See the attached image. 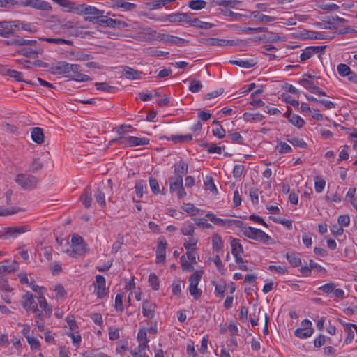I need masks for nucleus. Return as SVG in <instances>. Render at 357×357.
Returning <instances> with one entry per match:
<instances>
[{
  "instance_id": "1",
  "label": "nucleus",
  "mask_w": 357,
  "mask_h": 357,
  "mask_svg": "<svg viewBox=\"0 0 357 357\" xmlns=\"http://www.w3.org/2000/svg\"><path fill=\"white\" fill-rule=\"evenodd\" d=\"M124 128H131V126L121 125L117 130L119 137L113 139L112 140V142L119 143V144L125 147L144 146L149 144V139L148 138H140L133 136L126 137V132L121 131Z\"/></svg>"
},
{
  "instance_id": "2",
  "label": "nucleus",
  "mask_w": 357,
  "mask_h": 357,
  "mask_svg": "<svg viewBox=\"0 0 357 357\" xmlns=\"http://www.w3.org/2000/svg\"><path fill=\"white\" fill-rule=\"evenodd\" d=\"M77 15H89L90 16L84 18L85 21L91 22L98 25H103V22L106 15H104L105 11L99 10L94 6L82 3L78 8Z\"/></svg>"
},
{
  "instance_id": "3",
  "label": "nucleus",
  "mask_w": 357,
  "mask_h": 357,
  "mask_svg": "<svg viewBox=\"0 0 357 357\" xmlns=\"http://www.w3.org/2000/svg\"><path fill=\"white\" fill-rule=\"evenodd\" d=\"M202 271H197L189 277V292L195 299H198L202 295V290L197 288L199 281L201 280Z\"/></svg>"
},
{
  "instance_id": "4",
  "label": "nucleus",
  "mask_w": 357,
  "mask_h": 357,
  "mask_svg": "<svg viewBox=\"0 0 357 357\" xmlns=\"http://www.w3.org/2000/svg\"><path fill=\"white\" fill-rule=\"evenodd\" d=\"M247 238L261 241L266 244L273 242L272 238L267 234L261 229L252 227H247Z\"/></svg>"
},
{
  "instance_id": "5",
  "label": "nucleus",
  "mask_w": 357,
  "mask_h": 357,
  "mask_svg": "<svg viewBox=\"0 0 357 357\" xmlns=\"http://www.w3.org/2000/svg\"><path fill=\"white\" fill-rule=\"evenodd\" d=\"M15 181L25 190H31L36 188L38 181L34 176L22 174L17 175Z\"/></svg>"
},
{
  "instance_id": "6",
  "label": "nucleus",
  "mask_w": 357,
  "mask_h": 357,
  "mask_svg": "<svg viewBox=\"0 0 357 357\" xmlns=\"http://www.w3.org/2000/svg\"><path fill=\"white\" fill-rule=\"evenodd\" d=\"M82 71L83 70L79 65L71 64L69 69V73L66 75V77L77 82H87L91 80V78L82 73Z\"/></svg>"
},
{
  "instance_id": "7",
  "label": "nucleus",
  "mask_w": 357,
  "mask_h": 357,
  "mask_svg": "<svg viewBox=\"0 0 357 357\" xmlns=\"http://www.w3.org/2000/svg\"><path fill=\"white\" fill-rule=\"evenodd\" d=\"M20 5L33 9L48 11L52 10L50 3L43 0H21Z\"/></svg>"
},
{
  "instance_id": "8",
  "label": "nucleus",
  "mask_w": 357,
  "mask_h": 357,
  "mask_svg": "<svg viewBox=\"0 0 357 357\" xmlns=\"http://www.w3.org/2000/svg\"><path fill=\"white\" fill-rule=\"evenodd\" d=\"M31 47H24L17 50V53L20 55L26 57L35 59L38 54H42L43 52V48L38 44L36 45H31Z\"/></svg>"
},
{
  "instance_id": "9",
  "label": "nucleus",
  "mask_w": 357,
  "mask_h": 357,
  "mask_svg": "<svg viewBox=\"0 0 357 357\" xmlns=\"http://www.w3.org/2000/svg\"><path fill=\"white\" fill-rule=\"evenodd\" d=\"M248 40L252 41H263L265 43H277L279 41H284L285 37H282L273 32H266L261 36H256L255 38H250Z\"/></svg>"
},
{
  "instance_id": "10",
  "label": "nucleus",
  "mask_w": 357,
  "mask_h": 357,
  "mask_svg": "<svg viewBox=\"0 0 357 357\" xmlns=\"http://www.w3.org/2000/svg\"><path fill=\"white\" fill-rule=\"evenodd\" d=\"M95 293L98 298H102L108 292L106 288V281L102 275H97L96 276V282L93 283Z\"/></svg>"
},
{
  "instance_id": "11",
  "label": "nucleus",
  "mask_w": 357,
  "mask_h": 357,
  "mask_svg": "<svg viewBox=\"0 0 357 357\" xmlns=\"http://www.w3.org/2000/svg\"><path fill=\"white\" fill-rule=\"evenodd\" d=\"M18 264L16 261L4 260L0 262V278H3L8 273L17 271Z\"/></svg>"
},
{
  "instance_id": "12",
  "label": "nucleus",
  "mask_w": 357,
  "mask_h": 357,
  "mask_svg": "<svg viewBox=\"0 0 357 357\" xmlns=\"http://www.w3.org/2000/svg\"><path fill=\"white\" fill-rule=\"evenodd\" d=\"M22 305L26 312L31 311L33 312H36V311H38V305L34 300V297L29 291H27L23 296Z\"/></svg>"
},
{
  "instance_id": "13",
  "label": "nucleus",
  "mask_w": 357,
  "mask_h": 357,
  "mask_svg": "<svg viewBox=\"0 0 357 357\" xmlns=\"http://www.w3.org/2000/svg\"><path fill=\"white\" fill-rule=\"evenodd\" d=\"M202 42L206 45L211 46H225V45H239L238 40H225L215 38H204Z\"/></svg>"
},
{
  "instance_id": "14",
  "label": "nucleus",
  "mask_w": 357,
  "mask_h": 357,
  "mask_svg": "<svg viewBox=\"0 0 357 357\" xmlns=\"http://www.w3.org/2000/svg\"><path fill=\"white\" fill-rule=\"evenodd\" d=\"M167 241L164 238H160L156 250V263L164 264L166 259Z\"/></svg>"
},
{
  "instance_id": "15",
  "label": "nucleus",
  "mask_w": 357,
  "mask_h": 357,
  "mask_svg": "<svg viewBox=\"0 0 357 357\" xmlns=\"http://www.w3.org/2000/svg\"><path fill=\"white\" fill-rule=\"evenodd\" d=\"M325 46L307 47L300 55L301 61H305L310 59L313 55L324 50Z\"/></svg>"
},
{
  "instance_id": "16",
  "label": "nucleus",
  "mask_w": 357,
  "mask_h": 357,
  "mask_svg": "<svg viewBox=\"0 0 357 357\" xmlns=\"http://www.w3.org/2000/svg\"><path fill=\"white\" fill-rule=\"evenodd\" d=\"M231 253L236 259V261L238 263H243V259L241 257V254L243 252V247L239 243V241L235 238H232L231 241Z\"/></svg>"
},
{
  "instance_id": "17",
  "label": "nucleus",
  "mask_w": 357,
  "mask_h": 357,
  "mask_svg": "<svg viewBox=\"0 0 357 357\" xmlns=\"http://www.w3.org/2000/svg\"><path fill=\"white\" fill-rule=\"evenodd\" d=\"M263 93V86L260 85L257 89L251 93L249 104L253 107H261L264 105V102L261 99L259 98L261 94Z\"/></svg>"
},
{
  "instance_id": "18",
  "label": "nucleus",
  "mask_w": 357,
  "mask_h": 357,
  "mask_svg": "<svg viewBox=\"0 0 357 357\" xmlns=\"http://www.w3.org/2000/svg\"><path fill=\"white\" fill-rule=\"evenodd\" d=\"M55 3H56L60 6L65 8L67 9L68 12L74 13L75 14L78 13V8H79V3L76 2L71 1L69 0H52Z\"/></svg>"
},
{
  "instance_id": "19",
  "label": "nucleus",
  "mask_w": 357,
  "mask_h": 357,
  "mask_svg": "<svg viewBox=\"0 0 357 357\" xmlns=\"http://www.w3.org/2000/svg\"><path fill=\"white\" fill-rule=\"evenodd\" d=\"M142 74V71L137 70L129 66H125L122 71V75L128 79H139Z\"/></svg>"
},
{
  "instance_id": "20",
  "label": "nucleus",
  "mask_w": 357,
  "mask_h": 357,
  "mask_svg": "<svg viewBox=\"0 0 357 357\" xmlns=\"http://www.w3.org/2000/svg\"><path fill=\"white\" fill-rule=\"evenodd\" d=\"M158 38L160 41L175 45L188 43V40L184 38L168 34H161L158 36Z\"/></svg>"
},
{
  "instance_id": "21",
  "label": "nucleus",
  "mask_w": 357,
  "mask_h": 357,
  "mask_svg": "<svg viewBox=\"0 0 357 357\" xmlns=\"http://www.w3.org/2000/svg\"><path fill=\"white\" fill-rule=\"evenodd\" d=\"M156 305L148 300H145L142 305V314L144 317L152 319L155 316V309Z\"/></svg>"
},
{
  "instance_id": "22",
  "label": "nucleus",
  "mask_w": 357,
  "mask_h": 357,
  "mask_svg": "<svg viewBox=\"0 0 357 357\" xmlns=\"http://www.w3.org/2000/svg\"><path fill=\"white\" fill-rule=\"evenodd\" d=\"M13 22H0V36L8 38L13 33Z\"/></svg>"
},
{
  "instance_id": "23",
  "label": "nucleus",
  "mask_w": 357,
  "mask_h": 357,
  "mask_svg": "<svg viewBox=\"0 0 357 357\" xmlns=\"http://www.w3.org/2000/svg\"><path fill=\"white\" fill-rule=\"evenodd\" d=\"M70 65L67 62L61 61L52 66L51 70L54 74H66L67 75L69 73Z\"/></svg>"
},
{
  "instance_id": "24",
  "label": "nucleus",
  "mask_w": 357,
  "mask_h": 357,
  "mask_svg": "<svg viewBox=\"0 0 357 357\" xmlns=\"http://www.w3.org/2000/svg\"><path fill=\"white\" fill-rule=\"evenodd\" d=\"M31 228L29 225H23L20 227H8L6 234L12 237H16L17 235L29 231Z\"/></svg>"
},
{
  "instance_id": "25",
  "label": "nucleus",
  "mask_w": 357,
  "mask_h": 357,
  "mask_svg": "<svg viewBox=\"0 0 357 357\" xmlns=\"http://www.w3.org/2000/svg\"><path fill=\"white\" fill-rule=\"evenodd\" d=\"M92 192L89 186L84 188L83 193L80 196V200L86 208H89L91 205L92 202Z\"/></svg>"
},
{
  "instance_id": "26",
  "label": "nucleus",
  "mask_w": 357,
  "mask_h": 357,
  "mask_svg": "<svg viewBox=\"0 0 357 357\" xmlns=\"http://www.w3.org/2000/svg\"><path fill=\"white\" fill-rule=\"evenodd\" d=\"M31 137L32 140L38 144H41L44 142V133L41 128H33L31 132Z\"/></svg>"
},
{
  "instance_id": "27",
  "label": "nucleus",
  "mask_w": 357,
  "mask_h": 357,
  "mask_svg": "<svg viewBox=\"0 0 357 357\" xmlns=\"http://www.w3.org/2000/svg\"><path fill=\"white\" fill-rule=\"evenodd\" d=\"M250 15L253 20L260 22H270L277 20L276 17L266 15L261 13L259 11L257 10L250 12Z\"/></svg>"
},
{
  "instance_id": "28",
  "label": "nucleus",
  "mask_w": 357,
  "mask_h": 357,
  "mask_svg": "<svg viewBox=\"0 0 357 357\" xmlns=\"http://www.w3.org/2000/svg\"><path fill=\"white\" fill-rule=\"evenodd\" d=\"M103 26L112 27V28H120V27H126L128 26V24L123 22L116 19H112L108 17L107 16H105Z\"/></svg>"
},
{
  "instance_id": "29",
  "label": "nucleus",
  "mask_w": 357,
  "mask_h": 357,
  "mask_svg": "<svg viewBox=\"0 0 357 357\" xmlns=\"http://www.w3.org/2000/svg\"><path fill=\"white\" fill-rule=\"evenodd\" d=\"M149 347L146 343H139L137 351L131 350L130 354L133 357H149L146 351Z\"/></svg>"
},
{
  "instance_id": "30",
  "label": "nucleus",
  "mask_w": 357,
  "mask_h": 357,
  "mask_svg": "<svg viewBox=\"0 0 357 357\" xmlns=\"http://www.w3.org/2000/svg\"><path fill=\"white\" fill-rule=\"evenodd\" d=\"M188 173V165L183 160L179 161L174 165V174L175 176H180V178H183V176Z\"/></svg>"
},
{
  "instance_id": "31",
  "label": "nucleus",
  "mask_w": 357,
  "mask_h": 357,
  "mask_svg": "<svg viewBox=\"0 0 357 357\" xmlns=\"http://www.w3.org/2000/svg\"><path fill=\"white\" fill-rule=\"evenodd\" d=\"M13 24L14 27L18 29L24 30L29 33H35L36 31V26L31 24H27L18 20L13 21Z\"/></svg>"
},
{
  "instance_id": "32",
  "label": "nucleus",
  "mask_w": 357,
  "mask_h": 357,
  "mask_svg": "<svg viewBox=\"0 0 357 357\" xmlns=\"http://www.w3.org/2000/svg\"><path fill=\"white\" fill-rule=\"evenodd\" d=\"M284 116H287L289 119V121L295 126L298 127V128H301L303 127V126L304 125L305 123V121L304 120L300 117L298 115H296V114H293V115H291L290 113L289 112H286L284 114Z\"/></svg>"
},
{
  "instance_id": "33",
  "label": "nucleus",
  "mask_w": 357,
  "mask_h": 357,
  "mask_svg": "<svg viewBox=\"0 0 357 357\" xmlns=\"http://www.w3.org/2000/svg\"><path fill=\"white\" fill-rule=\"evenodd\" d=\"M170 191L174 192L183 187V178L180 176H174L169 178Z\"/></svg>"
},
{
  "instance_id": "34",
  "label": "nucleus",
  "mask_w": 357,
  "mask_h": 357,
  "mask_svg": "<svg viewBox=\"0 0 357 357\" xmlns=\"http://www.w3.org/2000/svg\"><path fill=\"white\" fill-rule=\"evenodd\" d=\"M113 5L116 7L122 8L126 10H133L137 7L136 4L123 0H116L114 1Z\"/></svg>"
},
{
  "instance_id": "35",
  "label": "nucleus",
  "mask_w": 357,
  "mask_h": 357,
  "mask_svg": "<svg viewBox=\"0 0 357 357\" xmlns=\"http://www.w3.org/2000/svg\"><path fill=\"white\" fill-rule=\"evenodd\" d=\"M169 20L171 22H186L188 23V21L189 20V15L187 13H177L171 15L169 16Z\"/></svg>"
},
{
  "instance_id": "36",
  "label": "nucleus",
  "mask_w": 357,
  "mask_h": 357,
  "mask_svg": "<svg viewBox=\"0 0 357 357\" xmlns=\"http://www.w3.org/2000/svg\"><path fill=\"white\" fill-rule=\"evenodd\" d=\"M8 76L14 78L17 82H24L31 85H36V84L31 82V81H24L22 79L23 74L21 72L10 69Z\"/></svg>"
},
{
  "instance_id": "37",
  "label": "nucleus",
  "mask_w": 357,
  "mask_h": 357,
  "mask_svg": "<svg viewBox=\"0 0 357 357\" xmlns=\"http://www.w3.org/2000/svg\"><path fill=\"white\" fill-rule=\"evenodd\" d=\"M38 301L40 307L45 310V314L47 317H50L52 313V309L48 307L45 298L43 296H40L38 298Z\"/></svg>"
},
{
  "instance_id": "38",
  "label": "nucleus",
  "mask_w": 357,
  "mask_h": 357,
  "mask_svg": "<svg viewBox=\"0 0 357 357\" xmlns=\"http://www.w3.org/2000/svg\"><path fill=\"white\" fill-rule=\"evenodd\" d=\"M39 40L45 41L47 43H52L55 44H67L68 45H73V41L69 40H65L61 38H39Z\"/></svg>"
},
{
  "instance_id": "39",
  "label": "nucleus",
  "mask_w": 357,
  "mask_h": 357,
  "mask_svg": "<svg viewBox=\"0 0 357 357\" xmlns=\"http://www.w3.org/2000/svg\"><path fill=\"white\" fill-rule=\"evenodd\" d=\"M312 333V328H298L295 331V335L299 338H307L310 337Z\"/></svg>"
},
{
  "instance_id": "40",
  "label": "nucleus",
  "mask_w": 357,
  "mask_h": 357,
  "mask_svg": "<svg viewBox=\"0 0 357 357\" xmlns=\"http://www.w3.org/2000/svg\"><path fill=\"white\" fill-rule=\"evenodd\" d=\"M184 282L180 279H177L172 283V293L174 296H178L181 291V287H184Z\"/></svg>"
},
{
  "instance_id": "41",
  "label": "nucleus",
  "mask_w": 357,
  "mask_h": 357,
  "mask_svg": "<svg viewBox=\"0 0 357 357\" xmlns=\"http://www.w3.org/2000/svg\"><path fill=\"white\" fill-rule=\"evenodd\" d=\"M351 324H346L345 326L344 330L347 333V337L345 338L344 342L347 344H350L354 338V333L351 329V328L353 327Z\"/></svg>"
},
{
  "instance_id": "42",
  "label": "nucleus",
  "mask_w": 357,
  "mask_h": 357,
  "mask_svg": "<svg viewBox=\"0 0 357 357\" xmlns=\"http://www.w3.org/2000/svg\"><path fill=\"white\" fill-rule=\"evenodd\" d=\"M15 46H24V45H36L37 41L34 40H25L24 38H15V41L12 43Z\"/></svg>"
},
{
  "instance_id": "43",
  "label": "nucleus",
  "mask_w": 357,
  "mask_h": 357,
  "mask_svg": "<svg viewBox=\"0 0 357 357\" xmlns=\"http://www.w3.org/2000/svg\"><path fill=\"white\" fill-rule=\"evenodd\" d=\"M195 226L192 223H185L181 230V233L184 236H193L195 231Z\"/></svg>"
},
{
  "instance_id": "44",
  "label": "nucleus",
  "mask_w": 357,
  "mask_h": 357,
  "mask_svg": "<svg viewBox=\"0 0 357 357\" xmlns=\"http://www.w3.org/2000/svg\"><path fill=\"white\" fill-rule=\"evenodd\" d=\"M212 245H213V249L216 252H218L222 249V239H221V237L220 235L215 234L213 236Z\"/></svg>"
},
{
  "instance_id": "45",
  "label": "nucleus",
  "mask_w": 357,
  "mask_h": 357,
  "mask_svg": "<svg viewBox=\"0 0 357 357\" xmlns=\"http://www.w3.org/2000/svg\"><path fill=\"white\" fill-rule=\"evenodd\" d=\"M286 258L289 264L294 267H298L301 265V259L297 257L295 254L287 253Z\"/></svg>"
},
{
  "instance_id": "46",
  "label": "nucleus",
  "mask_w": 357,
  "mask_h": 357,
  "mask_svg": "<svg viewBox=\"0 0 357 357\" xmlns=\"http://www.w3.org/2000/svg\"><path fill=\"white\" fill-rule=\"evenodd\" d=\"M146 186V181L139 180L137 181L135 185V194L139 198H142L143 196V189Z\"/></svg>"
},
{
  "instance_id": "47",
  "label": "nucleus",
  "mask_w": 357,
  "mask_h": 357,
  "mask_svg": "<svg viewBox=\"0 0 357 357\" xmlns=\"http://www.w3.org/2000/svg\"><path fill=\"white\" fill-rule=\"evenodd\" d=\"M287 140L294 146H298L300 148L307 147V144L302 139L289 137V136H287Z\"/></svg>"
},
{
  "instance_id": "48",
  "label": "nucleus",
  "mask_w": 357,
  "mask_h": 357,
  "mask_svg": "<svg viewBox=\"0 0 357 357\" xmlns=\"http://www.w3.org/2000/svg\"><path fill=\"white\" fill-rule=\"evenodd\" d=\"M206 5V2L204 0H192L189 2V7L192 10H200Z\"/></svg>"
},
{
  "instance_id": "49",
  "label": "nucleus",
  "mask_w": 357,
  "mask_h": 357,
  "mask_svg": "<svg viewBox=\"0 0 357 357\" xmlns=\"http://www.w3.org/2000/svg\"><path fill=\"white\" fill-rule=\"evenodd\" d=\"M95 199L96 202L102 206H105V193L98 188L95 193Z\"/></svg>"
},
{
  "instance_id": "50",
  "label": "nucleus",
  "mask_w": 357,
  "mask_h": 357,
  "mask_svg": "<svg viewBox=\"0 0 357 357\" xmlns=\"http://www.w3.org/2000/svg\"><path fill=\"white\" fill-rule=\"evenodd\" d=\"M338 74L342 77H347L348 74L351 71L350 68L344 63H340L337 67Z\"/></svg>"
},
{
  "instance_id": "51",
  "label": "nucleus",
  "mask_w": 357,
  "mask_h": 357,
  "mask_svg": "<svg viewBox=\"0 0 357 357\" xmlns=\"http://www.w3.org/2000/svg\"><path fill=\"white\" fill-rule=\"evenodd\" d=\"M123 236L121 234H119L116 241L112 245V252L116 253L121 248V245H123Z\"/></svg>"
},
{
  "instance_id": "52",
  "label": "nucleus",
  "mask_w": 357,
  "mask_h": 357,
  "mask_svg": "<svg viewBox=\"0 0 357 357\" xmlns=\"http://www.w3.org/2000/svg\"><path fill=\"white\" fill-rule=\"evenodd\" d=\"M171 139L174 142H190L192 139V135H172L171 137Z\"/></svg>"
},
{
  "instance_id": "53",
  "label": "nucleus",
  "mask_w": 357,
  "mask_h": 357,
  "mask_svg": "<svg viewBox=\"0 0 357 357\" xmlns=\"http://www.w3.org/2000/svg\"><path fill=\"white\" fill-rule=\"evenodd\" d=\"M202 88V84L200 81L192 79L190 82L189 90L192 93L199 92Z\"/></svg>"
},
{
  "instance_id": "54",
  "label": "nucleus",
  "mask_w": 357,
  "mask_h": 357,
  "mask_svg": "<svg viewBox=\"0 0 357 357\" xmlns=\"http://www.w3.org/2000/svg\"><path fill=\"white\" fill-rule=\"evenodd\" d=\"M21 211L22 210L20 208H15V207L10 208V209L0 208V216H7V215H13V214H15V213Z\"/></svg>"
},
{
  "instance_id": "55",
  "label": "nucleus",
  "mask_w": 357,
  "mask_h": 357,
  "mask_svg": "<svg viewBox=\"0 0 357 357\" xmlns=\"http://www.w3.org/2000/svg\"><path fill=\"white\" fill-rule=\"evenodd\" d=\"M326 182L324 180L319 178L318 176L315 178L314 188L317 193H321L325 187Z\"/></svg>"
},
{
  "instance_id": "56",
  "label": "nucleus",
  "mask_w": 357,
  "mask_h": 357,
  "mask_svg": "<svg viewBox=\"0 0 357 357\" xmlns=\"http://www.w3.org/2000/svg\"><path fill=\"white\" fill-rule=\"evenodd\" d=\"M149 282L152 287L153 289L156 291L159 289L158 278L155 273H151L149 277Z\"/></svg>"
},
{
  "instance_id": "57",
  "label": "nucleus",
  "mask_w": 357,
  "mask_h": 357,
  "mask_svg": "<svg viewBox=\"0 0 357 357\" xmlns=\"http://www.w3.org/2000/svg\"><path fill=\"white\" fill-rule=\"evenodd\" d=\"M114 307L117 312H122L123 310V294H118L116 296Z\"/></svg>"
},
{
  "instance_id": "58",
  "label": "nucleus",
  "mask_w": 357,
  "mask_h": 357,
  "mask_svg": "<svg viewBox=\"0 0 357 357\" xmlns=\"http://www.w3.org/2000/svg\"><path fill=\"white\" fill-rule=\"evenodd\" d=\"M277 149L278 150V152L280 153H287L292 151L291 147L289 144L282 142H280L278 144Z\"/></svg>"
},
{
  "instance_id": "59",
  "label": "nucleus",
  "mask_w": 357,
  "mask_h": 357,
  "mask_svg": "<svg viewBox=\"0 0 357 357\" xmlns=\"http://www.w3.org/2000/svg\"><path fill=\"white\" fill-rule=\"evenodd\" d=\"M183 210L188 213L194 215L197 212L199 211V209L197 208L192 204H185L182 207Z\"/></svg>"
},
{
  "instance_id": "60",
  "label": "nucleus",
  "mask_w": 357,
  "mask_h": 357,
  "mask_svg": "<svg viewBox=\"0 0 357 357\" xmlns=\"http://www.w3.org/2000/svg\"><path fill=\"white\" fill-rule=\"evenodd\" d=\"M84 252V245H79L76 247L73 246V250L70 251L69 255L72 257H76L77 255H82Z\"/></svg>"
},
{
  "instance_id": "61",
  "label": "nucleus",
  "mask_w": 357,
  "mask_h": 357,
  "mask_svg": "<svg viewBox=\"0 0 357 357\" xmlns=\"http://www.w3.org/2000/svg\"><path fill=\"white\" fill-rule=\"evenodd\" d=\"M299 84L303 85L305 89L310 90L311 91L316 86L313 82L305 77L299 80Z\"/></svg>"
},
{
  "instance_id": "62",
  "label": "nucleus",
  "mask_w": 357,
  "mask_h": 357,
  "mask_svg": "<svg viewBox=\"0 0 357 357\" xmlns=\"http://www.w3.org/2000/svg\"><path fill=\"white\" fill-rule=\"evenodd\" d=\"M43 167V162L39 158H34L31 162V171L32 172H37L40 169H41Z\"/></svg>"
},
{
  "instance_id": "63",
  "label": "nucleus",
  "mask_w": 357,
  "mask_h": 357,
  "mask_svg": "<svg viewBox=\"0 0 357 357\" xmlns=\"http://www.w3.org/2000/svg\"><path fill=\"white\" fill-rule=\"evenodd\" d=\"M335 287L336 285L334 283L330 282L319 287L318 289L323 291L326 294H330L334 291Z\"/></svg>"
},
{
  "instance_id": "64",
  "label": "nucleus",
  "mask_w": 357,
  "mask_h": 357,
  "mask_svg": "<svg viewBox=\"0 0 357 357\" xmlns=\"http://www.w3.org/2000/svg\"><path fill=\"white\" fill-rule=\"evenodd\" d=\"M206 188L211 192H218L217 188L214 184L212 177L207 176L205 182Z\"/></svg>"
}]
</instances>
